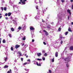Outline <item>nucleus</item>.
<instances>
[{
  "mask_svg": "<svg viewBox=\"0 0 73 73\" xmlns=\"http://www.w3.org/2000/svg\"><path fill=\"white\" fill-rule=\"evenodd\" d=\"M1 1H2V4L5 3V1H4V0H1Z\"/></svg>",
  "mask_w": 73,
  "mask_h": 73,
  "instance_id": "obj_34",
  "label": "nucleus"
},
{
  "mask_svg": "<svg viewBox=\"0 0 73 73\" xmlns=\"http://www.w3.org/2000/svg\"><path fill=\"white\" fill-rule=\"evenodd\" d=\"M39 3L40 4H41L40 5H42V0H39Z\"/></svg>",
  "mask_w": 73,
  "mask_h": 73,
  "instance_id": "obj_11",
  "label": "nucleus"
},
{
  "mask_svg": "<svg viewBox=\"0 0 73 73\" xmlns=\"http://www.w3.org/2000/svg\"><path fill=\"white\" fill-rule=\"evenodd\" d=\"M25 1H27V0H23V1L22 2V5H25L26 3Z\"/></svg>",
  "mask_w": 73,
  "mask_h": 73,
  "instance_id": "obj_5",
  "label": "nucleus"
},
{
  "mask_svg": "<svg viewBox=\"0 0 73 73\" xmlns=\"http://www.w3.org/2000/svg\"><path fill=\"white\" fill-rule=\"evenodd\" d=\"M68 31L69 32H72V30H71L70 28L69 27L68 28Z\"/></svg>",
  "mask_w": 73,
  "mask_h": 73,
  "instance_id": "obj_31",
  "label": "nucleus"
},
{
  "mask_svg": "<svg viewBox=\"0 0 73 73\" xmlns=\"http://www.w3.org/2000/svg\"><path fill=\"white\" fill-rule=\"evenodd\" d=\"M51 26L50 25H47V28H50Z\"/></svg>",
  "mask_w": 73,
  "mask_h": 73,
  "instance_id": "obj_21",
  "label": "nucleus"
},
{
  "mask_svg": "<svg viewBox=\"0 0 73 73\" xmlns=\"http://www.w3.org/2000/svg\"><path fill=\"white\" fill-rule=\"evenodd\" d=\"M13 7L14 10H15V8H18L17 7V5H14L13 6Z\"/></svg>",
  "mask_w": 73,
  "mask_h": 73,
  "instance_id": "obj_10",
  "label": "nucleus"
},
{
  "mask_svg": "<svg viewBox=\"0 0 73 73\" xmlns=\"http://www.w3.org/2000/svg\"><path fill=\"white\" fill-rule=\"evenodd\" d=\"M37 55L38 56H40L41 55H42V54H41V53H37Z\"/></svg>",
  "mask_w": 73,
  "mask_h": 73,
  "instance_id": "obj_19",
  "label": "nucleus"
},
{
  "mask_svg": "<svg viewBox=\"0 0 73 73\" xmlns=\"http://www.w3.org/2000/svg\"><path fill=\"white\" fill-rule=\"evenodd\" d=\"M37 60H38V61H42V59H41L37 58Z\"/></svg>",
  "mask_w": 73,
  "mask_h": 73,
  "instance_id": "obj_36",
  "label": "nucleus"
},
{
  "mask_svg": "<svg viewBox=\"0 0 73 73\" xmlns=\"http://www.w3.org/2000/svg\"><path fill=\"white\" fill-rule=\"evenodd\" d=\"M11 13H9L8 14V16H11Z\"/></svg>",
  "mask_w": 73,
  "mask_h": 73,
  "instance_id": "obj_23",
  "label": "nucleus"
},
{
  "mask_svg": "<svg viewBox=\"0 0 73 73\" xmlns=\"http://www.w3.org/2000/svg\"><path fill=\"white\" fill-rule=\"evenodd\" d=\"M42 59L43 60V61H44V60H45V58L44 57H43L42 58Z\"/></svg>",
  "mask_w": 73,
  "mask_h": 73,
  "instance_id": "obj_41",
  "label": "nucleus"
},
{
  "mask_svg": "<svg viewBox=\"0 0 73 73\" xmlns=\"http://www.w3.org/2000/svg\"><path fill=\"white\" fill-rule=\"evenodd\" d=\"M32 62H33V63H34V65H37V62H36V61L35 60H33Z\"/></svg>",
  "mask_w": 73,
  "mask_h": 73,
  "instance_id": "obj_6",
  "label": "nucleus"
},
{
  "mask_svg": "<svg viewBox=\"0 0 73 73\" xmlns=\"http://www.w3.org/2000/svg\"><path fill=\"white\" fill-rule=\"evenodd\" d=\"M39 16L38 15H36L35 17V19H36L37 20H38V19H39Z\"/></svg>",
  "mask_w": 73,
  "mask_h": 73,
  "instance_id": "obj_9",
  "label": "nucleus"
},
{
  "mask_svg": "<svg viewBox=\"0 0 73 73\" xmlns=\"http://www.w3.org/2000/svg\"><path fill=\"white\" fill-rule=\"evenodd\" d=\"M9 37H10V38H11V37H12V35H11V34H9Z\"/></svg>",
  "mask_w": 73,
  "mask_h": 73,
  "instance_id": "obj_37",
  "label": "nucleus"
},
{
  "mask_svg": "<svg viewBox=\"0 0 73 73\" xmlns=\"http://www.w3.org/2000/svg\"><path fill=\"white\" fill-rule=\"evenodd\" d=\"M1 9L2 10V11H3V7H1Z\"/></svg>",
  "mask_w": 73,
  "mask_h": 73,
  "instance_id": "obj_55",
  "label": "nucleus"
},
{
  "mask_svg": "<svg viewBox=\"0 0 73 73\" xmlns=\"http://www.w3.org/2000/svg\"><path fill=\"white\" fill-rule=\"evenodd\" d=\"M20 46V45L17 44L15 46V49H17V48H19Z\"/></svg>",
  "mask_w": 73,
  "mask_h": 73,
  "instance_id": "obj_7",
  "label": "nucleus"
},
{
  "mask_svg": "<svg viewBox=\"0 0 73 73\" xmlns=\"http://www.w3.org/2000/svg\"><path fill=\"white\" fill-rule=\"evenodd\" d=\"M55 56V57H58V52H56Z\"/></svg>",
  "mask_w": 73,
  "mask_h": 73,
  "instance_id": "obj_15",
  "label": "nucleus"
},
{
  "mask_svg": "<svg viewBox=\"0 0 73 73\" xmlns=\"http://www.w3.org/2000/svg\"><path fill=\"white\" fill-rule=\"evenodd\" d=\"M37 64H36L38 66H41V64L40 63H38V62H37Z\"/></svg>",
  "mask_w": 73,
  "mask_h": 73,
  "instance_id": "obj_30",
  "label": "nucleus"
},
{
  "mask_svg": "<svg viewBox=\"0 0 73 73\" xmlns=\"http://www.w3.org/2000/svg\"><path fill=\"white\" fill-rule=\"evenodd\" d=\"M5 19H6V20H8V19H9L8 18V17H5Z\"/></svg>",
  "mask_w": 73,
  "mask_h": 73,
  "instance_id": "obj_54",
  "label": "nucleus"
},
{
  "mask_svg": "<svg viewBox=\"0 0 73 73\" xmlns=\"http://www.w3.org/2000/svg\"><path fill=\"white\" fill-rule=\"evenodd\" d=\"M26 28H27V27H26V25H25V24H24L22 25V29L23 31H25L26 29Z\"/></svg>",
  "mask_w": 73,
  "mask_h": 73,
  "instance_id": "obj_2",
  "label": "nucleus"
},
{
  "mask_svg": "<svg viewBox=\"0 0 73 73\" xmlns=\"http://www.w3.org/2000/svg\"><path fill=\"white\" fill-rule=\"evenodd\" d=\"M43 44L44 45H46V43L45 42H43Z\"/></svg>",
  "mask_w": 73,
  "mask_h": 73,
  "instance_id": "obj_59",
  "label": "nucleus"
},
{
  "mask_svg": "<svg viewBox=\"0 0 73 73\" xmlns=\"http://www.w3.org/2000/svg\"><path fill=\"white\" fill-rule=\"evenodd\" d=\"M11 29L12 32H13L14 31H15V29L13 28H11Z\"/></svg>",
  "mask_w": 73,
  "mask_h": 73,
  "instance_id": "obj_20",
  "label": "nucleus"
},
{
  "mask_svg": "<svg viewBox=\"0 0 73 73\" xmlns=\"http://www.w3.org/2000/svg\"><path fill=\"white\" fill-rule=\"evenodd\" d=\"M3 43H5L6 42V41L5 39H3Z\"/></svg>",
  "mask_w": 73,
  "mask_h": 73,
  "instance_id": "obj_25",
  "label": "nucleus"
},
{
  "mask_svg": "<svg viewBox=\"0 0 73 73\" xmlns=\"http://www.w3.org/2000/svg\"><path fill=\"white\" fill-rule=\"evenodd\" d=\"M52 61L53 62L54 61V58H53L52 59Z\"/></svg>",
  "mask_w": 73,
  "mask_h": 73,
  "instance_id": "obj_38",
  "label": "nucleus"
},
{
  "mask_svg": "<svg viewBox=\"0 0 73 73\" xmlns=\"http://www.w3.org/2000/svg\"><path fill=\"white\" fill-rule=\"evenodd\" d=\"M5 16H8V13H6L5 14Z\"/></svg>",
  "mask_w": 73,
  "mask_h": 73,
  "instance_id": "obj_57",
  "label": "nucleus"
},
{
  "mask_svg": "<svg viewBox=\"0 0 73 73\" xmlns=\"http://www.w3.org/2000/svg\"><path fill=\"white\" fill-rule=\"evenodd\" d=\"M13 21L14 22L16 21V20H14V19L13 20Z\"/></svg>",
  "mask_w": 73,
  "mask_h": 73,
  "instance_id": "obj_63",
  "label": "nucleus"
},
{
  "mask_svg": "<svg viewBox=\"0 0 73 73\" xmlns=\"http://www.w3.org/2000/svg\"><path fill=\"white\" fill-rule=\"evenodd\" d=\"M43 32H45V33L46 32V31L45 30H44L43 31Z\"/></svg>",
  "mask_w": 73,
  "mask_h": 73,
  "instance_id": "obj_58",
  "label": "nucleus"
},
{
  "mask_svg": "<svg viewBox=\"0 0 73 73\" xmlns=\"http://www.w3.org/2000/svg\"><path fill=\"white\" fill-rule=\"evenodd\" d=\"M70 50H73V46H71L70 47Z\"/></svg>",
  "mask_w": 73,
  "mask_h": 73,
  "instance_id": "obj_32",
  "label": "nucleus"
},
{
  "mask_svg": "<svg viewBox=\"0 0 73 73\" xmlns=\"http://www.w3.org/2000/svg\"><path fill=\"white\" fill-rule=\"evenodd\" d=\"M18 53L19 54V56H22V54H21V53L20 51H19Z\"/></svg>",
  "mask_w": 73,
  "mask_h": 73,
  "instance_id": "obj_14",
  "label": "nucleus"
},
{
  "mask_svg": "<svg viewBox=\"0 0 73 73\" xmlns=\"http://www.w3.org/2000/svg\"><path fill=\"white\" fill-rule=\"evenodd\" d=\"M58 23H59V22H60V21H61V20H62V18H61V16L59 15L58 14Z\"/></svg>",
  "mask_w": 73,
  "mask_h": 73,
  "instance_id": "obj_4",
  "label": "nucleus"
},
{
  "mask_svg": "<svg viewBox=\"0 0 73 73\" xmlns=\"http://www.w3.org/2000/svg\"><path fill=\"white\" fill-rule=\"evenodd\" d=\"M27 61L28 62H27V64H30V62H31V59H29L27 60Z\"/></svg>",
  "mask_w": 73,
  "mask_h": 73,
  "instance_id": "obj_8",
  "label": "nucleus"
},
{
  "mask_svg": "<svg viewBox=\"0 0 73 73\" xmlns=\"http://www.w3.org/2000/svg\"><path fill=\"white\" fill-rule=\"evenodd\" d=\"M68 32H65V35H68Z\"/></svg>",
  "mask_w": 73,
  "mask_h": 73,
  "instance_id": "obj_43",
  "label": "nucleus"
},
{
  "mask_svg": "<svg viewBox=\"0 0 73 73\" xmlns=\"http://www.w3.org/2000/svg\"><path fill=\"white\" fill-rule=\"evenodd\" d=\"M49 72L50 73H52V71H51V70H49Z\"/></svg>",
  "mask_w": 73,
  "mask_h": 73,
  "instance_id": "obj_53",
  "label": "nucleus"
},
{
  "mask_svg": "<svg viewBox=\"0 0 73 73\" xmlns=\"http://www.w3.org/2000/svg\"><path fill=\"white\" fill-rule=\"evenodd\" d=\"M36 9L38 10V6H36Z\"/></svg>",
  "mask_w": 73,
  "mask_h": 73,
  "instance_id": "obj_44",
  "label": "nucleus"
},
{
  "mask_svg": "<svg viewBox=\"0 0 73 73\" xmlns=\"http://www.w3.org/2000/svg\"><path fill=\"white\" fill-rule=\"evenodd\" d=\"M26 39V38H25V37H24L23 38V40H25Z\"/></svg>",
  "mask_w": 73,
  "mask_h": 73,
  "instance_id": "obj_46",
  "label": "nucleus"
},
{
  "mask_svg": "<svg viewBox=\"0 0 73 73\" xmlns=\"http://www.w3.org/2000/svg\"><path fill=\"white\" fill-rule=\"evenodd\" d=\"M30 29L31 30V31H32V32L31 31V32H32V33H34V32L35 31V28H34V27H32V26H31V27H30Z\"/></svg>",
  "mask_w": 73,
  "mask_h": 73,
  "instance_id": "obj_3",
  "label": "nucleus"
},
{
  "mask_svg": "<svg viewBox=\"0 0 73 73\" xmlns=\"http://www.w3.org/2000/svg\"><path fill=\"white\" fill-rule=\"evenodd\" d=\"M13 23L14 24V25H16L17 24V22H16V21L13 22Z\"/></svg>",
  "mask_w": 73,
  "mask_h": 73,
  "instance_id": "obj_24",
  "label": "nucleus"
},
{
  "mask_svg": "<svg viewBox=\"0 0 73 73\" xmlns=\"http://www.w3.org/2000/svg\"><path fill=\"white\" fill-rule=\"evenodd\" d=\"M63 42L62 41V40H61L60 42V43H61V44H62Z\"/></svg>",
  "mask_w": 73,
  "mask_h": 73,
  "instance_id": "obj_61",
  "label": "nucleus"
},
{
  "mask_svg": "<svg viewBox=\"0 0 73 73\" xmlns=\"http://www.w3.org/2000/svg\"><path fill=\"white\" fill-rule=\"evenodd\" d=\"M45 34L47 36L48 35V33L47 32H46V33H45Z\"/></svg>",
  "mask_w": 73,
  "mask_h": 73,
  "instance_id": "obj_42",
  "label": "nucleus"
},
{
  "mask_svg": "<svg viewBox=\"0 0 73 73\" xmlns=\"http://www.w3.org/2000/svg\"><path fill=\"white\" fill-rule=\"evenodd\" d=\"M8 59V58L7 57H4V60H5V61H7V60Z\"/></svg>",
  "mask_w": 73,
  "mask_h": 73,
  "instance_id": "obj_17",
  "label": "nucleus"
},
{
  "mask_svg": "<svg viewBox=\"0 0 73 73\" xmlns=\"http://www.w3.org/2000/svg\"><path fill=\"white\" fill-rule=\"evenodd\" d=\"M60 38L61 40H62V38H64V37H62V35H61V34H60Z\"/></svg>",
  "mask_w": 73,
  "mask_h": 73,
  "instance_id": "obj_13",
  "label": "nucleus"
},
{
  "mask_svg": "<svg viewBox=\"0 0 73 73\" xmlns=\"http://www.w3.org/2000/svg\"><path fill=\"white\" fill-rule=\"evenodd\" d=\"M72 56V54H68L67 56V57L64 59V60L65 61V62L66 64V66L68 69L69 67V62L70 61V58H71V57Z\"/></svg>",
  "mask_w": 73,
  "mask_h": 73,
  "instance_id": "obj_1",
  "label": "nucleus"
},
{
  "mask_svg": "<svg viewBox=\"0 0 73 73\" xmlns=\"http://www.w3.org/2000/svg\"><path fill=\"white\" fill-rule=\"evenodd\" d=\"M46 11V10L45 9H43V13H44V12Z\"/></svg>",
  "mask_w": 73,
  "mask_h": 73,
  "instance_id": "obj_35",
  "label": "nucleus"
},
{
  "mask_svg": "<svg viewBox=\"0 0 73 73\" xmlns=\"http://www.w3.org/2000/svg\"><path fill=\"white\" fill-rule=\"evenodd\" d=\"M4 68H8V66L7 65H5L4 67Z\"/></svg>",
  "mask_w": 73,
  "mask_h": 73,
  "instance_id": "obj_29",
  "label": "nucleus"
},
{
  "mask_svg": "<svg viewBox=\"0 0 73 73\" xmlns=\"http://www.w3.org/2000/svg\"><path fill=\"white\" fill-rule=\"evenodd\" d=\"M21 29H22V27H19L18 29H19V30H21Z\"/></svg>",
  "mask_w": 73,
  "mask_h": 73,
  "instance_id": "obj_27",
  "label": "nucleus"
},
{
  "mask_svg": "<svg viewBox=\"0 0 73 73\" xmlns=\"http://www.w3.org/2000/svg\"><path fill=\"white\" fill-rule=\"evenodd\" d=\"M11 49L12 51H13V47H11Z\"/></svg>",
  "mask_w": 73,
  "mask_h": 73,
  "instance_id": "obj_39",
  "label": "nucleus"
},
{
  "mask_svg": "<svg viewBox=\"0 0 73 73\" xmlns=\"http://www.w3.org/2000/svg\"><path fill=\"white\" fill-rule=\"evenodd\" d=\"M40 26L41 27H42V28L43 26H42V24L41 25H40Z\"/></svg>",
  "mask_w": 73,
  "mask_h": 73,
  "instance_id": "obj_52",
  "label": "nucleus"
},
{
  "mask_svg": "<svg viewBox=\"0 0 73 73\" xmlns=\"http://www.w3.org/2000/svg\"><path fill=\"white\" fill-rule=\"evenodd\" d=\"M24 69L26 71H27V72H29V69Z\"/></svg>",
  "mask_w": 73,
  "mask_h": 73,
  "instance_id": "obj_26",
  "label": "nucleus"
},
{
  "mask_svg": "<svg viewBox=\"0 0 73 73\" xmlns=\"http://www.w3.org/2000/svg\"><path fill=\"white\" fill-rule=\"evenodd\" d=\"M39 10H38L37 11L38 12L37 13V15H40V11H39Z\"/></svg>",
  "mask_w": 73,
  "mask_h": 73,
  "instance_id": "obj_33",
  "label": "nucleus"
},
{
  "mask_svg": "<svg viewBox=\"0 0 73 73\" xmlns=\"http://www.w3.org/2000/svg\"><path fill=\"white\" fill-rule=\"evenodd\" d=\"M21 60L22 61H23V60H24V59H23V58H21Z\"/></svg>",
  "mask_w": 73,
  "mask_h": 73,
  "instance_id": "obj_56",
  "label": "nucleus"
},
{
  "mask_svg": "<svg viewBox=\"0 0 73 73\" xmlns=\"http://www.w3.org/2000/svg\"><path fill=\"white\" fill-rule=\"evenodd\" d=\"M9 3H10V4H12V2L10 0L9 1Z\"/></svg>",
  "mask_w": 73,
  "mask_h": 73,
  "instance_id": "obj_40",
  "label": "nucleus"
},
{
  "mask_svg": "<svg viewBox=\"0 0 73 73\" xmlns=\"http://www.w3.org/2000/svg\"><path fill=\"white\" fill-rule=\"evenodd\" d=\"M58 31L59 32H61V28L59 27L58 29Z\"/></svg>",
  "mask_w": 73,
  "mask_h": 73,
  "instance_id": "obj_22",
  "label": "nucleus"
},
{
  "mask_svg": "<svg viewBox=\"0 0 73 73\" xmlns=\"http://www.w3.org/2000/svg\"><path fill=\"white\" fill-rule=\"evenodd\" d=\"M72 9H73V4H72Z\"/></svg>",
  "mask_w": 73,
  "mask_h": 73,
  "instance_id": "obj_62",
  "label": "nucleus"
},
{
  "mask_svg": "<svg viewBox=\"0 0 73 73\" xmlns=\"http://www.w3.org/2000/svg\"><path fill=\"white\" fill-rule=\"evenodd\" d=\"M67 12H68V13H70V15H71V13H70V10H68Z\"/></svg>",
  "mask_w": 73,
  "mask_h": 73,
  "instance_id": "obj_18",
  "label": "nucleus"
},
{
  "mask_svg": "<svg viewBox=\"0 0 73 73\" xmlns=\"http://www.w3.org/2000/svg\"><path fill=\"white\" fill-rule=\"evenodd\" d=\"M22 51H24L26 52H27V50H25V48H23L22 49Z\"/></svg>",
  "mask_w": 73,
  "mask_h": 73,
  "instance_id": "obj_12",
  "label": "nucleus"
},
{
  "mask_svg": "<svg viewBox=\"0 0 73 73\" xmlns=\"http://www.w3.org/2000/svg\"><path fill=\"white\" fill-rule=\"evenodd\" d=\"M3 64H4V63H2L1 62L0 63V65H3Z\"/></svg>",
  "mask_w": 73,
  "mask_h": 73,
  "instance_id": "obj_60",
  "label": "nucleus"
},
{
  "mask_svg": "<svg viewBox=\"0 0 73 73\" xmlns=\"http://www.w3.org/2000/svg\"><path fill=\"white\" fill-rule=\"evenodd\" d=\"M27 62H26L25 63H24L23 65H27Z\"/></svg>",
  "mask_w": 73,
  "mask_h": 73,
  "instance_id": "obj_49",
  "label": "nucleus"
},
{
  "mask_svg": "<svg viewBox=\"0 0 73 73\" xmlns=\"http://www.w3.org/2000/svg\"><path fill=\"white\" fill-rule=\"evenodd\" d=\"M42 21L43 23H45V21H44V20L42 19Z\"/></svg>",
  "mask_w": 73,
  "mask_h": 73,
  "instance_id": "obj_51",
  "label": "nucleus"
},
{
  "mask_svg": "<svg viewBox=\"0 0 73 73\" xmlns=\"http://www.w3.org/2000/svg\"><path fill=\"white\" fill-rule=\"evenodd\" d=\"M42 52L43 53H45V51H44V50H43L42 51Z\"/></svg>",
  "mask_w": 73,
  "mask_h": 73,
  "instance_id": "obj_64",
  "label": "nucleus"
},
{
  "mask_svg": "<svg viewBox=\"0 0 73 73\" xmlns=\"http://www.w3.org/2000/svg\"><path fill=\"white\" fill-rule=\"evenodd\" d=\"M61 1L62 3H64L65 2L64 0H61Z\"/></svg>",
  "mask_w": 73,
  "mask_h": 73,
  "instance_id": "obj_48",
  "label": "nucleus"
},
{
  "mask_svg": "<svg viewBox=\"0 0 73 73\" xmlns=\"http://www.w3.org/2000/svg\"><path fill=\"white\" fill-rule=\"evenodd\" d=\"M11 72H11V70L10 69L9 71H8L7 72V73H11Z\"/></svg>",
  "mask_w": 73,
  "mask_h": 73,
  "instance_id": "obj_28",
  "label": "nucleus"
},
{
  "mask_svg": "<svg viewBox=\"0 0 73 73\" xmlns=\"http://www.w3.org/2000/svg\"><path fill=\"white\" fill-rule=\"evenodd\" d=\"M21 38H19V39L18 40H19V41H21Z\"/></svg>",
  "mask_w": 73,
  "mask_h": 73,
  "instance_id": "obj_50",
  "label": "nucleus"
},
{
  "mask_svg": "<svg viewBox=\"0 0 73 73\" xmlns=\"http://www.w3.org/2000/svg\"><path fill=\"white\" fill-rule=\"evenodd\" d=\"M4 11H7V8L4 7Z\"/></svg>",
  "mask_w": 73,
  "mask_h": 73,
  "instance_id": "obj_47",
  "label": "nucleus"
},
{
  "mask_svg": "<svg viewBox=\"0 0 73 73\" xmlns=\"http://www.w3.org/2000/svg\"><path fill=\"white\" fill-rule=\"evenodd\" d=\"M44 56L46 57V56H47V54L46 53H45L44 54Z\"/></svg>",
  "mask_w": 73,
  "mask_h": 73,
  "instance_id": "obj_45",
  "label": "nucleus"
},
{
  "mask_svg": "<svg viewBox=\"0 0 73 73\" xmlns=\"http://www.w3.org/2000/svg\"><path fill=\"white\" fill-rule=\"evenodd\" d=\"M31 35H32V38H33L34 37H35V35L33 34V33L32 32H31Z\"/></svg>",
  "mask_w": 73,
  "mask_h": 73,
  "instance_id": "obj_16",
  "label": "nucleus"
}]
</instances>
